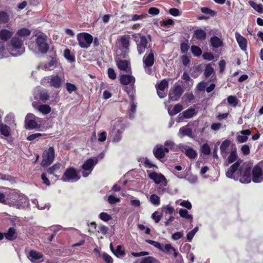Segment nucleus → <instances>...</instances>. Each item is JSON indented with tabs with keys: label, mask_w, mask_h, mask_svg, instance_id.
Returning a JSON list of instances; mask_svg holds the SVG:
<instances>
[{
	"label": "nucleus",
	"mask_w": 263,
	"mask_h": 263,
	"mask_svg": "<svg viewBox=\"0 0 263 263\" xmlns=\"http://www.w3.org/2000/svg\"><path fill=\"white\" fill-rule=\"evenodd\" d=\"M249 5L258 13H262L263 12V5L262 4H257L253 1H249Z\"/></svg>",
	"instance_id": "58836bf2"
},
{
	"label": "nucleus",
	"mask_w": 263,
	"mask_h": 263,
	"mask_svg": "<svg viewBox=\"0 0 263 263\" xmlns=\"http://www.w3.org/2000/svg\"><path fill=\"white\" fill-rule=\"evenodd\" d=\"M37 119V118L33 114H28L25 118L27 128L31 129L37 127V124L36 121Z\"/></svg>",
	"instance_id": "ddd939ff"
},
{
	"label": "nucleus",
	"mask_w": 263,
	"mask_h": 263,
	"mask_svg": "<svg viewBox=\"0 0 263 263\" xmlns=\"http://www.w3.org/2000/svg\"><path fill=\"white\" fill-rule=\"evenodd\" d=\"M154 156L157 159H162L164 157V154L162 145H157L153 150Z\"/></svg>",
	"instance_id": "c756f323"
},
{
	"label": "nucleus",
	"mask_w": 263,
	"mask_h": 263,
	"mask_svg": "<svg viewBox=\"0 0 263 263\" xmlns=\"http://www.w3.org/2000/svg\"><path fill=\"white\" fill-rule=\"evenodd\" d=\"M120 81L121 83L124 85L134 84L135 82V78L130 74H123L120 76Z\"/></svg>",
	"instance_id": "6ab92c4d"
},
{
	"label": "nucleus",
	"mask_w": 263,
	"mask_h": 263,
	"mask_svg": "<svg viewBox=\"0 0 263 263\" xmlns=\"http://www.w3.org/2000/svg\"><path fill=\"white\" fill-rule=\"evenodd\" d=\"M228 103L233 107H235L238 104V100L237 98L232 96H230L227 98Z\"/></svg>",
	"instance_id": "5fc2aeb1"
},
{
	"label": "nucleus",
	"mask_w": 263,
	"mask_h": 263,
	"mask_svg": "<svg viewBox=\"0 0 263 263\" xmlns=\"http://www.w3.org/2000/svg\"><path fill=\"white\" fill-rule=\"evenodd\" d=\"M12 35L13 32L7 29H3L0 30V39L3 41H7L11 37Z\"/></svg>",
	"instance_id": "cd10ccee"
},
{
	"label": "nucleus",
	"mask_w": 263,
	"mask_h": 263,
	"mask_svg": "<svg viewBox=\"0 0 263 263\" xmlns=\"http://www.w3.org/2000/svg\"><path fill=\"white\" fill-rule=\"evenodd\" d=\"M168 82L164 79L158 85H156V88L159 89L160 90H165L168 87Z\"/></svg>",
	"instance_id": "603ef678"
},
{
	"label": "nucleus",
	"mask_w": 263,
	"mask_h": 263,
	"mask_svg": "<svg viewBox=\"0 0 263 263\" xmlns=\"http://www.w3.org/2000/svg\"><path fill=\"white\" fill-rule=\"evenodd\" d=\"M11 43L14 49H18L21 48L23 42L19 37L14 36L11 40Z\"/></svg>",
	"instance_id": "c85d7f7f"
},
{
	"label": "nucleus",
	"mask_w": 263,
	"mask_h": 263,
	"mask_svg": "<svg viewBox=\"0 0 263 263\" xmlns=\"http://www.w3.org/2000/svg\"><path fill=\"white\" fill-rule=\"evenodd\" d=\"M178 135L180 138H182L185 136H187L189 137H192V129L189 127V125L181 127L179 129Z\"/></svg>",
	"instance_id": "a211bd4d"
},
{
	"label": "nucleus",
	"mask_w": 263,
	"mask_h": 263,
	"mask_svg": "<svg viewBox=\"0 0 263 263\" xmlns=\"http://www.w3.org/2000/svg\"><path fill=\"white\" fill-rule=\"evenodd\" d=\"M5 237L9 241L15 240L17 237V233L14 228H10L7 232L5 233Z\"/></svg>",
	"instance_id": "5701e85b"
},
{
	"label": "nucleus",
	"mask_w": 263,
	"mask_h": 263,
	"mask_svg": "<svg viewBox=\"0 0 263 263\" xmlns=\"http://www.w3.org/2000/svg\"><path fill=\"white\" fill-rule=\"evenodd\" d=\"M148 177L157 184H161L163 186H166L167 185L166 179L164 175L161 174L152 172L148 174Z\"/></svg>",
	"instance_id": "f8f14e48"
},
{
	"label": "nucleus",
	"mask_w": 263,
	"mask_h": 263,
	"mask_svg": "<svg viewBox=\"0 0 263 263\" xmlns=\"http://www.w3.org/2000/svg\"><path fill=\"white\" fill-rule=\"evenodd\" d=\"M102 257L103 260L106 263H113V259L112 258L106 253H103L102 254Z\"/></svg>",
	"instance_id": "680f3d73"
},
{
	"label": "nucleus",
	"mask_w": 263,
	"mask_h": 263,
	"mask_svg": "<svg viewBox=\"0 0 263 263\" xmlns=\"http://www.w3.org/2000/svg\"><path fill=\"white\" fill-rule=\"evenodd\" d=\"M79 45L82 48H88L92 43V36L87 32L79 33L77 35Z\"/></svg>",
	"instance_id": "20e7f679"
},
{
	"label": "nucleus",
	"mask_w": 263,
	"mask_h": 263,
	"mask_svg": "<svg viewBox=\"0 0 263 263\" xmlns=\"http://www.w3.org/2000/svg\"><path fill=\"white\" fill-rule=\"evenodd\" d=\"M9 20V14L5 11H0V24H6L8 22Z\"/></svg>",
	"instance_id": "e433bc0d"
},
{
	"label": "nucleus",
	"mask_w": 263,
	"mask_h": 263,
	"mask_svg": "<svg viewBox=\"0 0 263 263\" xmlns=\"http://www.w3.org/2000/svg\"><path fill=\"white\" fill-rule=\"evenodd\" d=\"M113 128L110 133V137L112 138L113 142H118L122 139V132L120 130L121 128V122L119 119L112 122Z\"/></svg>",
	"instance_id": "0eeeda50"
},
{
	"label": "nucleus",
	"mask_w": 263,
	"mask_h": 263,
	"mask_svg": "<svg viewBox=\"0 0 263 263\" xmlns=\"http://www.w3.org/2000/svg\"><path fill=\"white\" fill-rule=\"evenodd\" d=\"M6 204L17 209H23L28 206L29 201L27 198L24 195L18 194L14 192H12L7 196Z\"/></svg>",
	"instance_id": "7ed1b4c3"
},
{
	"label": "nucleus",
	"mask_w": 263,
	"mask_h": 263,
	"mask_svg": "<svg viewBox=\"0 0 263 263\" xmlns=\"http://www.w3.org/2000/svg\"><path fill=\"white\" fill-rule=\"evenodd\" d=\"M147 16L146 14H143L141 15L138 14H134L132 16L131 20L130 21H136L139 20H142L143 18H146Z\"/></svg>",
	"instance_id": "0e129e2a"
},
{
	"label": "nucleus",
	"mask_w": 263,
	"mask_h": 263,
	"mask_svg": "<svg viewBox=\"0 0 263 263\" xmlns=\"http://www.w3.org/2000/svg\"><path fill=\"white\" fill-rule=\"evenodd\" d=\"M64 57L70 63L74 62L75 61V56L71 53V51L69 49H66L64 52Z\"/></svg>",
	"instance_id": "c9c22d12"
},
{
	"label": "nucleus",
	"mask_w": 263,
	"mask_h": 263,
	"mask_svg": "<svg viewBox=\"0 0 263 263\" xmlns=\"http://www.w3.org/2000/svg\"><path fill=\"white\" fill-rule=\"evenodd\" d=\"M141 263H160V261L156 258L149 256L142 258Z\"/></svg>",
	"instance_id": "37998d69"
},
{
	"label": "nucleus",
	"mask_w": 263,
	"mask_h": 263,
	"mask_svg": "<svg viewBox=\"0 0 263 263\" xmlns=\"http://www.w3.org/2000/svg\"><path fill=\"white\" fill-rule=\"evenodd\" d=\"M134 84H129L128 86H125L124 88V90L127 92L130 100H133L135 99L134 93L135 88L134 86Z\"/></svg>",
	"instance_id": "473e14b6"
},
{
	"label": "nucleus",
	"mask_w": 263,
	"mask_h": 263,
	"mask_svg": "<svg viewBox=\"0 0 263 263\" xmlns=\"http://www.w3.org/2000/svg\"><path fill=\"white\" fill-rule=\"evenodd\" d=\"M195 115H196L195 109L193 108H190L183 111L182 115L181 114H180L179 116L180 118H182V116L183 118L190 119L192 118Z\"/></svg>",
	"instance_id": "2f4dec72"
},
{
	"label": "nucleus",
	"mask_w": 263,
	"mask_h": 263,
	"mask_svg": "<svg viewBox=\"0 0 263 263\" xmlns=\"http://www.w3.org/2000/svg\"><path fill=\"white\" fill-rule=\"evenodd\" d=\"M48 81L51 86L59 88L62 85V79L58 76H52L48 78Z\"/></svg>",
	"instance_id": "dca6fc26"
},
{
	"label": "nucleus",
	"mask_w": 263,
	"mask_h": 263,
	"mask_svg": "<svg viewBox=\"0 0 263 263\" xmlns=\"http://www.w3.org/2000/svg\"><path fill=\"white\" fill-rule=\"evenodd\" d=\"M201 152L204 155H209L211 153V148L209 145L206 143L203 144L201 147Z\"/></svg>",
	"instance_id": "13d9d810"
},
{
	"label": "nucleus",
	"mask_w": 263,
	"mask_h": 263,
	"mask_svg": "<svg viewBox=\"0 0 263 263\" xmlns=\"http://www.w3.org/2000/svg\"><path fill=\"white\" fill-rule=\"evenodd\" d=\"M206 34L205 31L201 29H198L194 31V37L201 41L204 40L206 39Z\"/></svg>",
	"instance_id": "7c9ffc66"
},
{
	"label": "nucleus",
	"mask_w": 263,
	"mask_h": 263,
	"mask_svg": "<svg viewBox=\"0 0 263 263\" xmlns=\"http://www.w3.org/2000/svg\"><path fill=\"white\" fill-rule=\"evenodd\" d=\"M179 214L180 216L187 219H192L193 216L191 214H189L187 211L184 209H180L179 212Z\"/></svg>",
	"instance_id": "de8ad7c7"
},
{
	"label": "nucleus",
	"mask_w": 263,
	"mask_h": 263,
	"mask_svg": "<svg viewBox=\"0 0 263 263\" xmlns=\"http://www.w3.org/2000/svg\"><path fill=\"white\" fill-rule=\"evenodd\" d=\"M39 99L44 102H46L49 98V95L47 90H42L39 93Z\"/></svg>",
	"instance_id": "a18cd8bd"
},
{
	"label": "nucleus",
	"mask_w": 263,
	"mask_h": 263,
	"mask_svg": "<svg viewBox=\"0 0 263 263\" xmlns=\"http://www.w3.org/2000/svg\"><path fill=\"white\" fill-rule=\"evenodd\" d=\"M237 158V155L236 153V149L235 146H232L230 148V155L227 157L228 162L226 165H228L229 164L234 162L236 160Z\"/></svg>",
	"instance_id": "b1692460"
},
{
	"label": "nucleus",
	"mask_w": 263,
	"mask_h": 263,
	"mask_svg": "<svg viewBox=\"0 0 263 263\" xmlns=\"http://www.w3.org/2000/svg\"><path fill=\"white\" fill-rule=\"evenodd\" d=\"M200 10L202 13L205 14H209L211 16H214L216 15V12L208 7H202Z\"/></svg>",
	"instance_id": "3c124183"
},
{
	"label": "nucleus",
	"mask_w": 263,
	"mask_h": 263,
	"mask_svg": "<svg viewBox=\"0 0 263 263\" xmlns=\"http://www.w3.org/2000/svg\"><path fill=\"white\" fill-rule=\"evenodd\" d=\"M120 199L119 198L116 197L113 195H110L108 197V202L111 204H115L120 202Z\"/></svg>",
	"instance_id": "69168bd1"
},
{
	"label": "nucleus",
	"mask_w": 263,
	"mask_h": 263,
	"mask_svg": "<svg viewBox=\"0 0 263 263\" xmlns=\"http://www.w3.org/2000/svg\"><path fill=\"white\" fill-rule=\"evenodd\" d=\"M46 41L47 36L43 33L39 35L36 39L39 50L42 53H46L49 50V45Z\"/></svg>",
	"instance_id": "6e6552de"
},
{
	"label": "nucleus",
	"mask_w": 263,
	"mask_h": 263,
	"mask_svg": "<svg viewBox=\"0 0 263 263\" xmlns=\"http://www.w3.org/2000/svg\"><path fill=\"white\" fill-rule=\"evenodd\" d=\"M0 133L5 137H8L10 135V127L7 125L2 124L0 125Z\"/></svg>",
	"instance_id": "4c0bfd02"
},
{
	"label": "nucleus",
	"mask_w": 263,
	"mask_h": 263,
	"mask_svg": "<svg viewBox=\"0 0 263 263\" xmlns=\"http://www.w3.org/2000/svg\"><path fill=\"white\" fill-rule=\"evenodd\" d=\"M236 40L242 50H246L247 48V40L238 32L235 33Z\"/></svg>",
	"instance_id": "aec40b11"
},
{
	"label": "nucleus",
	"mask_w": 263,
	"mask_h": 263,
	"mask_svg": "<svg viewBox=\"0 0 263 263\" xmlns=\"http://www.w3.org/2000/svg\"><path fill=\"white\" fill-rule=\"evenodd\" d=\"M162 211L165 214H172L175 211V209L170 205H166L162 206Z\"/></svg>",
	"instance_id": "8fccbe9b"
},
{
	"label": "nucleus",
	"mask_w": 263,
	"mask_h": 263,
	"mask_svg": "<svg viewBox=\"0 0 263 263\" xmlns=\"http://www.w3.org/2000/svg\"><path fill=\"white\" fill-rule=\"evenodd\" d=\"M140 41L139 43H137V45L147 47L148 42L146 37L144 35L140 36Z\"/></svg>",
	"instance_id": "4d7b16f0"
},
{
	"label": "nucleus",
	"mask_w": 263,
	"mask_h": 263,
	"mask_svg": "<svg viewBox=\"0 0 263 263\" xmlns=\"http://www.w3.org/2000/svg\"><path fill=\"white\" fill-rule=\"evenodd\" d=\"M183 92V90L181 86L175 83L170 90L168 94L169 99L171 101H177L181 97Z\"/></svg>",
	"instance_id": "1a4fd4ad"
},
{
	"label": "nucleus",
	"mask_w": 263,
	"mask_h": 263,
	"mask_svg": "<svg viewBox=\"0 0 263 263\" xmlns=\"http://www.w3.org/2000/svg\"><path fill=\"white\" fill-rule=\"evenodd\" d=\"M241 135L237 136V141L239 143H243L248 139V136L251 134V131L249 129L242 130L240 132Z\"/></svg>",
	"instance_id": "bb28decb"
},
{
	"label": "nucleus",
	"mask_w": 263,
	"mask_h": 263,
	"mask_svg": "<svg viewBox=\"0 0 263 263\" xmlns=\"http://www.w3.org/2000/svg\"><path fill=\"white\" fill-rule=\"evenodd\" d=\"M30 30L25 28L19 29L16 33V35L21 37H27L30 35Z\"/></svg>",
	"instance_id": "79ce46f5"
},
{
	"label": "nucleus",
	"mask_w": 263,
	"mask_h": 263,
	"mask_svg": "<svg viewBox=\"0 0 263 263\" xmlns=\"http://www.w3.org/2000/svg\"><path fill=\"white\" fill-rule=\"evenodd\" d=\"M34 108L44 115H47L51 111V107L46 104L38 105L36 102L32 103Z\"/></svg>",
	"instance_id": "4be33fe9"
},
{
	"label": "nucleus",
	"mask_w": 263,
	"mask_h": 263,
	"mask_svg": "<svg viewBox=\"0 0 263 263\" xmlns=\"http://www.w3.org/2000/svg\"><path fill=\"white\" fill-rule=\"evenodd\" d=\"M252 180L255 183L263 181V168L260 164L255 165L252 170Z\"/></svg>",
	"instance_id": "9d476101"
},
{
	"label": "nucleus",
	"mask_w": 263,
	"mask_h": 263,
	"mask_svg": "<svg viewBox=\"0 0 263 263\" xmlns=\"http://www.w3.org/2000/svg\"><path fill=\"white\" fill-rule=\"evenodd\" d=\"M137 108V103L135 102V99L130 100V112L129 117L130 119L133 118V114L135 113Z\"/></svg>",
	"instance_id": "a19ab883"
},
{
	"label": "nucleus",
	"mask_w": 263,
	"mask_h": 263,
	"mask_svg": "<svg viewBox=\"0 0 263 263\" xmlns=\"http://www.w3.org/2000/svg\"><path fill=\"white\" fill-rule=\"evenodd\" d=\"M149 201L151 203L155 206H158L160 203V197L156 194H153L150 196Z\"/></svg>",
	"instance_id": "49530a36"
},
{
	"label": "nucleus",
	"mask_w": 263,
	"mask_h": 263,
	"mask_svg": "<svg viewBox=\"0 0 263 263\" xmlns=\"http://www.w3.org/2000/svg\"><path fill=\"white\" fill-rule=\"evenodd\" d=\"M198 231V227H196L193 230L190 231L186 235L189 241H191L196 233Z\"/></svg>",
	"instance_id": "6e6d98bb"
},
{
	"label": "nucleus",
	"mask_w": 263,
	"mask_h": 263,
	"mask_svg": "<svg viewBox=\"0 0 263 263\" xmlns=\"http://www.w3.org/2000/svg\"><path fill=\"white\" fill-rule=\"evenodd\" d=\"M55 157L54 149L52 146L45 150L43 154V159L41 165L43 167H47L50 165L54 161Z\"/></svg>",
	"instance_id": "423d86ee"
},
{
	"label": "nucleus",
	"mask_w": 263,
	"mask_h": 263,
	"mask_svg": "<svg viewBox=\"0 0 263 263\" xmlns=\"http://www.w3.org/2000/svg\"><path fill=\"white\" fill-rule=\"evenodd\" d=\"M202 57L204 60L208 61H214V57L211 52H204L202 54Z\"/></svg>",
	"instance_id": "774afa93"
},
{
	"label": "nucleus",
	"mask_w": 263,
	"mask_h": 263,
	"mask_svg": "<svg viewBox=\"0 0 263 263\" xmlns=\"http://www.w3.org/2000/svg\"><path fill=\"white\" fill-rule=\"evenodd\" d=\"M161 251L164 252L168 255L171 254L172 252H173V255L175 257H177L179 255L178 252L176 250V249L172 246V245L170 243L166 244L164 248L161 247Z\"/></svg>",
	"instance_id": "412c9836"
},
{
	"label": "nucleus",
	"mask_w": 263,
	"mask_h": 263,
	"mask_svg": "<svg viewBox=\"0 0 263 263\" xmlns=\"http://www.w3.org/2000/svg\"><path fill=\"white\" fill-rule=\"evenodd\" d=\"M231 142L229 140H226L223 141L220 146V154L224 159H226L229 153L230 152L229 147Z\"/></svg>",
	"instance_id": "4468645a"
},
{
	"label": "nucleus",
	"mask_w": 263,
	"mask_h": 263,
	"mask_svg": "<svg viewBox=\"0 0 263 263\" xmlns=\"http://www.w3.org/2000/svg\"><path fill=\"white\" fill-rule=\"evenodd\" d=\"M5 121L8 124L13 123L14 120V115L12 113L9 114L5 118Z\"/></svg>",
	"instance_id": "e2e57ef3"
},
{
	"label": "nucleus",
	"mask_w": 263,
	"mask_h": 263,
	"mask_svg": "<svg viewBox=\"0 0 263 263\" xmlns=\"http://www.w3.org/2000/svg\"><path fill=\"white\" fill-rule=\"evenodd\" d=\"M251 167L248 164H243L240 166V162L237 161L232 164L226 172L227 177L239 180L242 183H248L251 182Z\"/></svg>",
	"instance_id": "f257e3e1"
},
{
	"label": "nucleus",
	"mask_w": 263,
	"mask_h": 263,
	"mask_svg": "<svg viewBox=\"0 0 263 263\" xmlns=\"http://www.w3.org/2000/svg\"><path fill=\"white\" fill-rule=\"evenodd\" d=\"M212 46L214 48H218L222 46V42L217 36L212 37L210 39Z\"/></svg>",
	"instance_id": "f704fd0d"
},
{
	"label": "nucleus",
	"mask_w": 263,
	"mask_h": 263,
	"mask_svg": "<svg viewBox=\"0 0 263 263\" xmlns=\"http://www.w3.org/2000/svg\"><path fill=\"white\" fill-rule=\"evenodd\" d=\"M100 218L105 222L108 221L112 219L111 216L105 212H102L99 215Z\"/></svg>",
	"instance_id": "864d4df0"
},
{
	"label": "nucleus",
	"mask_w": 263,
	"mask_h": 263,
	"mask_svg": "<svg viewBox=\"0 0 263 263\" xmlns=\"http://www.w3.org/2000/svg\"><path fill=\"white\" fill-rule=\"evenodd\" d=\"M192 54L195 57H199L202 54V50L201 48L196 45H192L191 48Z\"/></svg>",
	"instance_id": "c03bdc74"
},
{
	"label": "nucleus",
	"mask_w": 263,
	"mask_h": 263,
	"mask_svg": "<svg viewBox=\"0 0 263 263\" xmlns=\"http://www.w3.org/2000/svg\"><path fill=\"white\" fill-rule=\"evenodd\" d=\"M182 152H184L185 155L190 159H195L197 156V153L192 148H187L186 146H182L181 148Z\"/></svg>",
	"instance_id": "393cba45"
},
{
	"label": "nucleus",
	"mask_w": 263,
	"mask_h": 263,
	"mask_svg": "<svg viewBox=\"0 0 263 263\" xmlns=\"http://www.w3.org/2000/svg\"><path fill=\"white\" fill-rule=\"evenodd\" d=\"M66 87L67 91L70 93L73 91H76L77 90V87L76 85L70 83H67L66 84Z\"/></svg>",
	"instance_id": "bf43d9fd"
},
{
	"label": "nucleus",
	"mask_w": 263,
	"mask_h": 263,
	"mask_svg": "<svg viewBox=\"0 0 263 263\" xmlns=\"http://www.w3.org/2000/svg\"><path fill=\"white\" fill-rule=\"evenodd\" d=\"M130 36L128 35H124L121 37L120 44L121 46V53L118 54V58L116 59L117 66H129L130 65V58L128 55L129 51Z\"/></svg>",
	"instance_id": "f03ea898"
},
{
	"label": "nucleus",
	"mask_w": 263,
	"mask_h": 263,
	"mask_svg": "<svg viewBox=\"0 0 263 263\" xmlns=\"http://www.w3.org/2000/svg\"><path fill=\"white\" fill-rule=\"evenodd\" d=\"M113 253L117 257L122 256L125 254V252L122 250V247L120 245L117 246Z\"/></svg>",
	"instance_id": "052dcab7"
},
{
	"label": "nucleus",
	"mask_w": 263,
	"mask_h": 263,
	"mask_svg": "<svg viewBox=\"0 0 263 263\" xmlns=\"http://www.w3.org/2000/svg\"><path fill=\"white\" fill-rule=\"evenodd\" d=\"M61 167V164L57 162L53 164L52 166L49 167L47 170V173L50 175H52L56 178H58L60 177V175L58 174L60 173V170Z\"/></svg>",
	"instance_id": "f3484780"
},
{
	"label": "nucleus",
	"mask_w": 263,
	"mask_h": 263,
	"mask_svg": "<svg viewBox=\"0 0 263 263\" xmlns=\"http://www.w3.org/2000/svg\"><path fill=\"white\" fill-rule=\"evenodd\" d=\"M80 179L78 172L73 167L67 168L61 178L64 182H75Z\"/></svg>",
	"instance_id": "39448f33"
},
{
	"label": "nucleus",
	"mask_w": 263,
	"mask_h": 263,
	"mask_svg": "<svg viewBox=\"0 0 263 263\" xmlns=\"http://www.w3.org/2000/svg\"><path fill=\"white\" fill-rule=\"evenodd\" d=\"M143 63L145 66H153L155 61L154 54L151 51L147 55H145L143 58Z\"/></svg>",
	"instance_id": "a878e982"
},
{
	"label": "nucleus",
	"mask_w": 263,
	"mask_h": 263,
	"mask_svg": "<svg viewBox=\"0 0 263 263\" xmlns=\"http://www.w3.org/2000/svg\"><path fill=\"white\" fill-rule=\"evenodd\" d=\"M43 255L42 253L34 250H31L28 255V258L33 263H40L42 261H39L42 259Z\"/></svg>",
	"instance_id": "2eb2a0df"
},
{
	"label": "nucleus",
	"mask_w": 263,
	"mask_h": 263,
	"mask_svg": "<svg viewBox=\"0 0 263 263\" xmlns=\"http://www.w3.org/2000/svg\"><path fill=\"white\" fill-rule=\"evenodd\" d=\"M145 241L146 242H147L148 243H149L151 245H153L156 248L158 249L159 250H162L161 249L162 246L159 242H158L157 241H154V240H152L150 239H146Z\"/></svg>",
	"instance_id": "338daca9"
},
{
	"label": "nucleus",
	"mask_w": 263,
	"mask_h": 263,
	"mask_svg": "<svg viewBox=\"0 0 263 263\" xmlns=\"http://www.w3.org/2000/svg\"><path fill=\"white\" fill-rule=\"evenodd\" d=\"M176 203L179 204L182 206L186 208L188 210H191L192 207L191 202L188 200L181 201L180 200H178L176 201Z\"/></svg>",
	"instance_id": "09e8293b"
},
{
	"label": "nucleus",
	"mask_w": 263,
	"mask_h": 263,
	"mask_svg": "<svg viewBox=\"0 0 263 263\" xmlns=\"http://www.w3.org/2000/svg\"><path fill=\"white\" fill-rule=\"evenodd\" d=\"M183 109L182 105L180 104H176L173 108L168 109V112L171 116H174L180 112Z\"/></svg>",
	"instance_id": "72a5a7b5"
},
{
	"label": "nucleus",
	"mask_w": 263,
	"mask_h": 263,
	"mask_svg": "<svg viewBox=\"0 0 263 263\" xmlns=\"http://www.w3.org/2000/svg\"><path fill=\"white\" fill-rule=\"evenodd\" d=\"M204 74L206 78H208L211 76V81L215 79L214 71L212 67H206Z\"/></svg>",
	"instance_id": "ea45409f"
},
{
	"label": "nucleus",
	"mask_w": 263,
	"mask_h": 263,
	"mask_svg": "<svg viewBox=\"0 0 263 263\" xmlns=\"http://www.w3.org/2000/svg\"><path fill=\"white\" fill-rule=\"evenodd\" d=\"M98 160L97 159L90 158L86 160L82 165V168L85 171L83 172V176L87 177L91 173L94 166L97 163Z\"/></svg>",
	"instance_id": "9b49d317"
}]
</instances>
